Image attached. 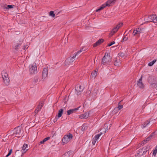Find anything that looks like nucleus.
<instances>
[{
	"label": "nucleus",
	"mask_w": 157,
	"mask_h": 157,
	"mask_svg": "<svg viewBox=\"0 0 157 157\" xmlns=\"http://www.w3.org/2000/svg\"><path fill=\"white\" fill-rule=\"evenodd\" d=\"M116 0H109L106 2L105 4H104L101 5L99 8L96 10V12H98L101 10L103 9L106 6H110L113 5L115 3V1Z\"/></svg>",
	"instance_id": "f257e3e1"
},
{
	"label": "nucleus",
	"mask_w": 157,
	"mask_h": 157,
	"mask_svg": "<svg viewBox=\"0 0 157 157\" xmlns=\"http://www.w3.org/2000/svg\"><path fill=\"white\" fill-rule=\"evenodd\" d=\"M29 71L31 74H35L37 72L36 65L35 63L29 65Z\"/></svg>",
	"instance_id": "f03ea898"
},
{
	"label": "nucleus",
	"mask_w": 157,
	"mask_h": 157,
	"mask_svg": "<svg viewBox=\"0 0 157 157\" xmlns=\"http://www.w3.org/2000/svg\"><path fill=\"white\" fill-rule=\"evenodd\" d=\"M73 138V136L71 134L69 133L64 136L62 139L63 144L67 143Z\"/></svg>",
	"instance_id": "7ed1b4c3"
},
{
	"label": "nucleus",
	"mask_w": 157,
	"mask_h": 157,
	"mask_svg": "<svg viewBox=\"0 0 157 157\" xmlns=\"http://www.w3.org/2000/svg\"><path fill=\"white\" fill-rule=\"evenodd\" d=\"M23 131L21 130V128L20 126H18L14 128L13 130V134L19 137L22 135Z\"/></svg>",
	"instance_id": "20e7f679"
},
{
	"label": "nucleus",
	"mask_w": 157,
	"mask_h": 157,
	"mask_svg": "<svg viewBox=\"0 0 157 157\" xmlns=\"http://www.w3.org/2000/svg\"><path fill=\"white\" fill-rule=\"evenodd\" d=\"M155 14H153L151 15H149L148 17L146 16L144 19V21L146 23L147 22L150 21L155 23Z\"/></svg>",
	"instance_id": "39448f33"
},
{
	"label": "nucleus",
	"mask_w": 157,
	"mask_h": 157,
	"mask_svg": "<svg viewBox=\"0 0 157 157\" xmlns=\"http://www.w3.org/2000/svg\"><path fill=\"white\" fill-rule=\"evenodd\" d=\"M2 76L5 85L8 86L9 85L10 80L7 74L4 72L2 73Z\"/></svg>",
	"instance_id": "423d86ee"
},
{
	"label": "nucleus",
	"mask_w": 157,
	"mask_h": 157,
	"mask_svg": "<svg viewBox=\"0 0 157 157\" xmlns=\"http://www.w3.org/2000/svg\"><path fill=\"white\" fill-rule=\"evenodd\" d=\"M123 25V23L121 22L119 23L118 24H117L116 26L114 27L112 30L111 31L110 33V36H112L116 32H117L118 30V29L121 27Z\"/></svg>",
	"instance_id": "0eeeda50"
},
{
	"label": "nucleus",
	"mask_w": 157,
	"mask_h": 157,
	"mask_svg": "<svg viewBox=\"0 0 157 157\" xmlns=\"http://www.w3.org/2000/svg\"><path fill=\"white\" fill-rule=\"evenodd\" d=\"M148 82L152 87H155L156 86L157 82L155 79L151 77L149 78Z\"/></svg>",
	"instance_id": "6e6552de"
},
{
	"label": "nucleus",
	"mask_w": 157,
	"mask_h": 157,
	"mask_svg": "<svg viewBox=\"0 0 157 157\" xmlns=\"http://www.w3.org/2000/svg\"><path fill=\"white\" fill-rule=\"evenodd\" d=\"M75 90L76 91V94L77 95H79L81 94L83 88L81 85H77L75 87Z\"/></svg>",
	"instance_id": "1a4fd4ad"
},
{
	"label": "nucleus",
	"mask_w": 157,
	"mask_h": 157,
	"mask_svg": "<svg viewBox=\"0 0 157 157\" xmlns=\"http://www.w3.org/2000/svg\"><path fill=\"white\" fill-rule=\"evenodd\" d=\"M110 57L108 56V54L105 55L102 58V64H105V63L109 62Z\"/></svg>",
	"instance_id": "9d476101"
},
{
	"label": "nucleus",
	"mask_w": 157,
	"mask_h": 157,
	"mask_svg": "<svg viewBox=\"0 0 157 157\" xmlns=\"http://www.w3.org/2000/svg\"><path fill=\"white\" fill-rule=\"evenodd\" d=\"M144 29L142 28L138 27L135 29L133 31V35L135 36L136 34H140L142 32Z\"/></svg>",
	"instance_id": "9b49d317"
},
{
	"label": "nucleus",
	"mask_w": 157,
	"mask_h": 157,
	"mask_svg": "<svg viewBox=\"0 0 157 157\" xmlns=\"http://www.w3.org/2000/svg\"><path fill=\"white\" fill-rule=\"evenodd\" d=\"M137 85L140 89H143L144 88V85L142 82V76L137 81Z\"/></svg>",
	"instance_id": "f8f14e48"
},
{
	"label": "nucleus",
	"mask_w": 157,
	"mask_h": 157,
	"mask_svg": "<svg viewBox=\"0 0 157 157\" xmlns=\"http://www.w3.org/2000/svg\"><path fill=\"white\" fill-rule=\"evenodd\" d=\"M48 75V69L47 68H44L42 72V77L43 78H46Z\"/></svg>",
	"instance_id": "ddd939ff"
},
{
	"label": "nucleus",
	"mask_w": 157,
	"mask_h": 157,
	"mask_svg": "<svg viewBox=\"0 0 157 157\" xmlns=\"http://www.w3.org/2000/svg\"><path fill=\"white\" fill-rule=\"evenodd\" d=\"M74 61V59H73L71 57L67 58L65 61V64L68 65L73 62Z\"/></svg>",
	"instance_id": "4468645a"
},
{
	"label": "nucleus",
	"mask_w": 157,
	"mask_h": 157,
	"mask_svg": "<svg viewBox=\"0 0 157 157\" xmlns=\"http://www.w3.org/2000/svg\"><path fill=\"white\" fill-rule=\"evenodd\" d=\"M89 113H85L83 114L80 115L79 116V118L81 119H86L87 118L89 117Z\"/></svg>",
	"instance_id": "2eb2a0df"
},
{
	"label": "nucleus",
	"mask_w": 157,
	"mask_h": 157,
	"mask_svg": "<svg viewBox=\"0 0 157 157\" xmlns=\"http://www.w3.org/2000/svg\"><path fill=\"white\" fill-rule=\"evenodd\" d=\"M104 40L102 39H101L97 41L96 43L94 44L93 47H95L103 43Z\"/></svg>",
	"instance_id": "dca6fc26"
},
{
	"label": "nucleus",
	"mask_w": 157,
	"mask_h": 157,
	"mask_svg": "<svg viewBox=\"0 0 157 157\" xmlns=\"http://www.w3.org/2000/svg\"><path fill=\"white\" fill-rule=\"evenodd\" d=\"M28 147V145L27 144H24L23 145V146L21 147L22 150V155L23 154L26 152L28 149H26Z\"/></svg>",
	"instance_id": "f3484780"
},
{
	"label": "nucleus",
	"mask_w": 157,
	"mask_h": 157,
	"mask_svg": "<svg viewBox=\"0 0 157 157\" xmlns=\"http://www.w3.org/2000/svg\"><path fill=\"white\" fill-rule=\"evenodd\" d=\"M78 108H77L75 109H69L67 111V114L68 115H70L71 114H72L75 112V110H78Z\"/></svg>",
	"instance_id": "a211bd4d"
},
{
	"label": "nucleus",
	"mask_w": 157,
	"mask_h": 157,
	"mask_svg": "<svg viewBox=\"0 0 157 157\" xmlns=\"http://www.w3.org/2000/svg\"><path fill=\"white\" fill-rule=\"evenodd\" d=\"M98 70L97 71L96 70H94V71L92 72L90 75V78H92L94 79L97 75Z\"/></svg>",
	"instance_id": "6ab92c4d"
},
{
	"label": "nucleus",
	"mask_w": 157,
	"mask_h": 157,
	"mask_svg": "<svg viewBox=\"0 0 157 157\" xmlns=\"http://www.w3.org/2000/svg\"><path fill=\"white\" fill-rule=\"evenodd\" d=\"M72 151H69L66 152L64 154L62 155V157H69L70 155L72 154Z\"/></svg>",
	"instance_id": "aec40b11"
},
{
	"label": "nucleus",
	"mask_w": 157,
	"mask_h": 157,
	"mask_svg": "<svg viewBox=\"0 0 157 157\" xmlns=\"http://www.w3.org/2000/svg\"><path fill=\"white\" fill-rule=\"evenodd\" d=\"M22 42V40H20L19 43H17V44L14 47V48L17 51L18 50L19 46L21 45Z\"/></svg>",
	"instance_id": "412c9836"
},
{
	"label": "nucleus",
	"mask_w": 157,
	"mask_h": 157,
	"mask_svg": "<svg viewBox=\"0 0 157 157\" xmlns=\"http://www.w3.org/2000/svg\"><path fill=\"white\" fill-rule=\"evenodd\" d=\"M50 139V137H48L46 138H45L42 141H40L39 143V145H40L41 144H44L45 142L48 140Z\"/></svg>",
	"instance_id": "4be33fe9"
},
{
	"label": "nucleus",
	"mask_w": 157,
	"mask_h": 157,
	"mask_svg": "<svg viewBox=\"0 0 157 157\" xmlns=\"http://www.w3.org/2000/svg\"><path fill=\"white\" fill-rule=\"evenodd\" d=\"M44 102L43 101H41L40 102L39 105H38L36 109H37L39 110H40L41 109V108H42Z\"/></svg>",
	"instance_id": "5701e85b"
},
{
	"label": "nucleus",
	"mask_w": 157,
	"mask_h": 157,
	"mask_svg": "<svg viewBox=\"0 0 157 157\" xmlns=\"http://www.w3.org/2000/svg\"><path fill=\"white\" fill-rule=\"evenodd\" d=\"M63 109H61L59 110L58 111V115L57 116L58 118H59L62 116L63 114Z\"/></svg>",
	"instance_id": "b1692460"
},
{
	"label": "nucleus",
	"mask_w": 157,
	"mask_h": 157,
	"mask_svg": "<svg viewBox=\"0 0 157 157\" xmlns=\"http://www.w3.org/2000/svg\"><path fill=\"white\" fill-rule=\"evenodd\" d=\"M156 61V60L155 59L153 60L151 62H149L148 64V65L149 66H152Z\"/></svg>",
	"instance_id": "393cba45"
},
{
	"label": "nucleus",
	"mask_w": 157,
	"mask_h": 157,
	"mask_svg": "<svg viewBox=\"0 0 157 157\" xmlns=\"http://www.w3.org/2000/svg\"><path fill=\"white\" fill-rule=\"evenodd\" d=\"M102 134L101 132H100V133L96 135L94 137L93 139L97 140L99 138V137L101 136Z\"/></svg>",
	"instance_id": "a878e982"
},
{
	"label": "nucleus",
	"mask_w": 157,
	"mask_h": 157,
	"mask_svg": "<svg viewBox=\"0 0 157 157\" xmlns=\"http://www.w3.org/2000/svg\"><path fill=\"white\" fill-rule=\"evenodd\" d=\"M86 50V48L83 47L80 50L77 52V54H80V52L82 51H84Z\"/></svg>",
	"instance_id": "bb28decb"
},
{
	"label": "nucleus",
	"mask_w": 157,
	"mask_h": 157,
	"mask_svg": "<svg viewBox=\"0 0 157 157\" xmlns=\"http://www.w3.org/2000/svg\"><path fill=\"white\" fill-rule=\"evenodd\" d=\"M121 64V62L120 61H118L117 60H116L114 63V64L116 66H119Z\"/></svg>",
	"instance_id": "cd10ccee"
},
{
	"label": "nucleus",
	"mask_w": 157,
	"mask_h": 157,
	"mask_svg": "<svg viewBox=\"0 0 157 157\" xmlns=\"http://www.w3.org/2000/svg\"><path fill=\"white\" fill-rule=\"evenodd\" d=\"M157 153V145L155 147V149L153 150V154L155 156L156 153Z\"/></svg>",
	"instance_id": "c85d7f7f"
},
{
	"label": "nucleus",
	"mask_w": 157,
	"mask_h": 157,
	"mask_svg": "<svg viewBox=\"0 0 157 157\" xmlns=\"http://www.w3.org/2000/svg\"><path fill=\"white\" fill-rule=\"evenodd\" d=\"M87 126L85 124H83L82 126L81 130L82 131H84L87 128Z\"/></svg>",
	"instance_id": "c756f323"
},
{
	"label": "nucleus",
	"mask_w": 157,
	"mask_h": 157,
	"mask_svg": "<svg viewBox=\"0 0 157 157\" xmlns=\"http://www.w3.org/2000/svg\"><path fill=\"white\" fill-rule=\"evenodd\" d=\"M150 123V121H147L145 122L144 124L143 125V128H145L146 127L147 125H148Z\"/></svg>",
	"instance_id": "7c9ffc66"
},
{
	"label": "nucleus",
	"mask_w": 157,
	"mask_h": 157,
	"mask_svg": "<svg viewBox=\"0 0 157 157\" xmlns=\"http://www.w3.org/2000/svg\"><path fill=\"white\" fill-rule=\"evenodd\" d=\"M49 16L52 17H55V14H54V12L53 11H51L49 13Z\"/></svg>",
	"instance_id": "2f4dec72"
},
{
	"label": "nucleus",
	"mask_w": 157,
	"mask_h": 157,
	"mask_svg": "<svg viewBox=\"0 0 157 157\" xmlns=\"http://www.w3.org/2000/svg\"><path fill=\"white\" fill-rule=\"evenodd\" d=\"M151 136L150 135L147 138H146L144 140V141H146L147 142V141H148L149 140L151 139Z\"/></svg>",
	"instance_id": "473e14b6"
},
{
	"label": "nucleus",
	"mask_w": 157,
	"mask_h": 157,
	"mask_svg": "<svg viewBox=\"0 0 157 157\" xmlns=\"http://www.w3.org/2000/svg\"><path fill=\"white\" fill-rule=\"evenodd\" d=\"M119 110H118V109L117 108V107L115 108H114V109L113 111V113H117L118 111H119Z\"/></svg>",
	"instance_id": "72a5a7b5"
},
{
	"label": "nucleus",
	"mask_w": 157,
	"mask_h": 157,
	"mask_svg": "<svg viewBox=\"0 0 157 157\" xmlns=\"http://www.w3.org/2000/svg\"><path fill=\"white\" fill-rule=\"evenodd\" d=\"M78 54H77V52H76L74 54V55L72 57H71V58H72V59H74V60H75L76 58V56Z\"/></svg>",
	"instance_id": "f704fd0d"
},
{
	"label": "nucleus",
	"mask_w": 157,
	"mask_h": 157,
	"mask_svg": "<svg viewBox=\"0 0 157 157\" xmlns=\"http://www.w3.org/2000/svg\"><path fill=\"white\" fill-rule=\"evenodd\" d=\"M97 140H95L93 138L92 140V144L93 145H94L95 144H96V143L97 142Z\"/></svg>",
	"instance_id": "c9c22d12"
},
{
	"label": "nucleus",
	"mask_w": 157,
	"mask_h": 157,
	"mask_svg": "<svg viewBox=\"0 0 157 157\" xmlns=\"http://www.w3.org/2000/svg\"><path fill=\"white\" fill-rule=\"evenodd\" d=\"M13 6H14L13 5H8L7 6V7L6 8V9H11L13 7Z\"/></svg>",
	"instance_id": "e433bc0d"
},
{
	"label": "nucleus",
	"mask_w": 157,
	"mask_h": 157,
	"mask_svg": "<svg viewBox=\"0 0 157 157\" xmlns=\"http://www.w3.org/2000/svg\"><path fill=\"white\" fill-rule=\"evenodd\" d=\"M12 152V149H10L9 151V153H8L7 155H6V157H8L9 156H10V154H11Z\"/></svg>",
	"instance_id": "4c0bfd02"
},
{
	"label": "nucleus",
	"mask_w": 157,
	"mask_h": 157,
	"mask_svg": "<svg viewBox=\"0 0 157 157\" xmlns=\"http://www.w3.org/2000/svg\"><path fill=\"white\" fill-rule=\"evenodd\" d=\"M128 39V38L127 37H126V36H124L123 40H122V42H123V41H126Z\"/></svg>",
	"instance_id": "58836bf2"
},
{
	"label": "nucleus",
	"mask_w": 157,
	"mask_h": 157,
	"mask_svg": "<svg viewBox=\"0 0 157 157\" xmlns=\"http://www.w3.org/2000/svg\"><path fill=\"white\" fill-rule=\"evenodd\" d=\"M115 43V42L114 41H113V42H111L110 43H109L108 44V46H109V47H110V46H112V45H113Z\"/></svg>",
	"instance_id": "ea45409f"
},
{
	"label": "nucleus",
	"mask_w": 157,
	"mask_h": 157,
	"mask_svg": "<svg viewBox=\"0 0 157 157\" xmlns=\"http://www.w3.org/2000/svg\"><path fill=\"white\" fill-rule=\"evenodd\" d=\"M123 105H119L118 107L117 108H118V110H120L123 108Z\"/></svg>",
	"instance_id": "a19ab883"
},
{
	"label": "nucleus",
	"mask_w": 157,
	"mask_h": 157,
	"mask_svg": "<svg viewBox=\"0 0 157 157\" xmlns=\"http://www.w3.org/2000/svg\"><path fill=\"white\" fill-rule=\"evenodd\" d=\"M118 55L120 57H122L124 56V54L123 53L120 52L118 54Z\"/></svg>",
	"instance_id": "79ce46f5"
},
{
	"label": "nucleus",
	"mask_w": 157,
	"mask_h": 157,
	"mask_svg": "<svg viewBox=\"0 0 157 157\" xmlns=\"http://www.w3.org/2000/svg\"><path fill=\"white\" fill-rule=\"evenodd\" d=\"M33 82H38V79L37 77H36L33 79Z\"/></svg>",
	"instance_id": "37998d69"
},
{
	"label": "nucleus",
	"mask_w": 157,
	"mask_h": 157,
	"mask_svg": "<svg viewBox=\"0 0 157 157\" xmlns=\"http://www.w3.org/2000/svg\"><path fill=\"white\" fill-rule=\"evenodd\" d=\"M39 111H40V110L36 108V109H35V111H34V112L35 113V114H37L38 113V112Z\"/></svg>",
	"instance_id": "c03bdc74"
},
{
	"label": "nucleus",
	"mask_w": 157,
	"mask_h": 157,
	"mask_svg": "<svg viewBox=\"0 0 157 157\" xmlns=\"http://www.w3.org/2000/svg\"><path fill=\"white\" fill-rule=\"evenodd\" d=\"M146 106V105L145 104H144L142 107V109H144L145 106Z\"/></svg>",
	"instance_id": "a18cd8bd"
},
{
	"label": "nucleus",
	"mask_w": 157,
	"mask_h": 157,
	"mask_svg": "<svg viewBox=\"0 0 157 157\" xmlns=\"http://www.w3.org/2000/svg\"><path fill=\"white\" fill-rule=\"evenodd\" d=\"M146 143H147V142L146 141H144V140H143L142 141L141 144H145Z\"/></svg>",
	"instance_id": "49530a36"
},
{
	"label": "nucleus",
	"mask_w": 157,
	"mask_h": 157,
	"mask_svg": "<svg viewBox=\"0 0 157 157\" xmlns=\"http://www.w3.org/2000/svg\"><path fill=\"white\" fill-rule=\"evenodd\" d=\"M155 23H156L157 22V16L155 14Z\"/></svg>",
	"instance_id": "de8ad7c7"
},
{
	"label": "nucleus",
	"mask_w": 157,
	"mask_h": 157,
	"mask_svg": "<svg viewBox=\"0 0 157 157\" xmlns=\"http://www.w3.org/2000/svg\"><path fill=\"white\" fill-rule=\"evenodd\" d=\"M26 46H23V49H24V50H25V48H26Z\"/></svg>",
	"instance_id": "09e8293b"
},
{
	"label": "nucleus",
	"mask_w": 157,
	"mask_h": 157,
	"mask_svg": "<svg viewBox=\"0 0 157 157\" xmlns=\"http://www.w3.org/2000/svg\"><path fill=\"white\" fill-rule=\"evenodd\" d=\"M54 121L55 122V121H57V119L56 120V119H55Z\"/></svg>",
	"instance_id": "8fccbe9b"
},
{
	"label": "nucleus",
	"mask_w": 157,
	"mask_h": 157,
	"mask_svg": "<svg viewBox=\"0 0 157 157\" xmlns=\"http://www.w3.org/2000/svg\"><path fill=\"white\" fill-rule=\"evenodd\" d=\"M120 102H121V101H120L119 103H118V104L119 105V104H120Z\"/></svg>",
	"instance_id": "3c124183"
},
{
	"label": "nucleus",
	"mask_w": 157,
	"mask_h": 157,
	"mask_svg": "<svg viewBox=\"0 0 157 157\" xmlns=\"http://www.w3.org/2000/svg\"><path fill=\"white\" fill-rule=\"evenodd\" d=\"M156 71H157V68L156 69Z\"/></svg>",
	"instance_id": "603ef678"
}]
</instances>
